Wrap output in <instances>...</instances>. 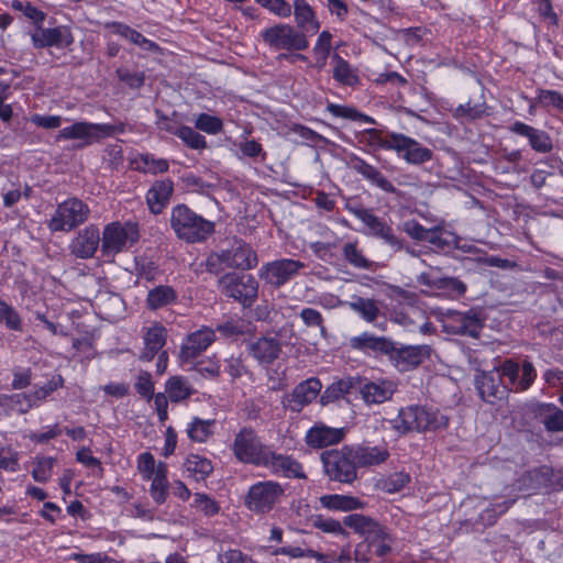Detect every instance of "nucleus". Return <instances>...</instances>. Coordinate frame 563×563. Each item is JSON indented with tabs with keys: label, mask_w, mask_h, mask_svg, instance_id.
I'll use <instances>...</instances> for the list:
<instances>
[{
	"label": "nucleus",
	"mask_w": 563,
	"mask_h": 563,
	"mask_svg": "<svg viewBox=\"0 0 563 563\" xmlns=\"http://www.w3.org/2000/svg\"><path fill=\"white\" fill-rule=\"evenodd\" d=\"M343 523L363 537L354 549L355 563H369L374 556L384 558L391 552L395 538L386 526L360 514L344 517Z\"/></svg>",
	"instance_id": "1"
},
{
	"label": "nucleus",
	"mask_w": 563,
	"mask_h": 563,
	"mask_svg": "<svg viewBox=\"0 0 563 563\" xmlns=\"http://www.w3.org/2000/svg\"><path fill=\"white\" fill-rule=\"evenodd\" d=\"M170 227L176 236L188 243L205 241L214 230V223L206 220L186 205L172 209Z\"/></svg>",
	"instance_id": "2"
},
{
	"label": "nucleus",
	"mask_w": 563,
	"mask_h": 563,
	"mask_svg": "<svg viewBox=\"0 0 563 563\" xmlns=\"http://www.w3.org/2000/svg\"><path fill=\"white\" fill-rule=\"evenodd\" d=\"M449 418L438 409L410 406L399 411L394 420L395 429L400 433L409 431H437L446 428Z\"/></svg>",
	"instance_id": "3"
},
{
	"label": "nucleus",
	"mask_w": 563,
	"mask_h": 563,
	"mask_svg": "<svg viewBox=\"0 0 563 563\" xmlns=\"http://www.w3.org/2000/svg\"><path fill=\"white\" fill-rule=\"evenodd\" d=\"M124 132V124L93 123L88 121H78L69 126L59 130L56 135L57 141L74 140L78 141L77 147L82 148L93 143H99L104 139L112 137L117 133Z\"/></svg>",
	"instance_id": "4"
},
{
	"label": "nucleus",
	"mask_w": 563,
	"mask_h": 563,
	"mask_svg": "<svg viewBox=\"0 0 563 563\" xmlns=\"http://www.w3.org/2000/svg\"><path fill=\"white\" fill-rule=\"evenodd\" d=\"M140 238L139 225L135 222L114 221L103 228L101 236V252L106 257L129 250Z\"/></svg>",
	"instance_id": "5"
},
{
	"label": "nucleus",
	"mask_w": 563,
	"mask_h": 563,
	"mask_svg": "<svg viewBox=\"0 0 563 563\" xmlns=\"http://www.w3.org/2000/svg\"><path fill=\"white\" fill-rule=\"evenodd\" d=\"M90 216L89 206L82 200L73 197L60 202L47 227L52 232H69L85 223Z\"/></svg>",
	"instance_id": "6"
},
{
	"label": "nucleus",
	"mask_w": 563,
	"mask_h": 563,
	"mask_svg": "<svg viewBox=\"0 0 563 563\" xmlns=\"http://www.w3.org/2000/svg\"><path fill=\"white\" fill-rule=\"evenodd\" d=\"M324 472L331 481L352 483L356 478V460L353 449L324 451L321 454Z\"/></svg>",
	"instance_id": "7"
},
{
	"label": "nucleus",
	"mask_w": 563,
	"mask_h": 563,
	"mask_svg": "<svg viewBox=\"0 0 563 563\" xmlns=\"http://www.w3.org/2000/svg\"><path fill=\"white\" fill-rule=\"evenodd\" d=\"M235 457L243 462L257 466L267 463V455L271 449L264 445L252 428H243L235 435L233 445Z\"/></svg>",
	"instance_id": "8"
},
{
	"label": "nucleus",
	"mask_w": 563,
	"mask_h": 563,
	"mask_svg": "<svg viewBox=\"0 0 563 563\" xmlns=\"http://www.w3.org/2000/svg\"><path fill=\"white\" fill-rule=\"evenodd\" d=\"M261 35L265 44L276 51H303L309 45L305 34L290 24L271 26L265 29Z\"/></svg>",
	"instance_id": "9"
},
{
	"label": "nucleus",
	"mask_w": 563,
	"mask_h": 563,
	"mask_svg": "<svg viewBox=\"0 0 563 563\" xmlns=\"http://www.w3.org/2000/svg\"><path fill=\"white\" fill-rule=\"evenodd\" d=\"M393 389H325L320 397V402L325 406L330 402H340L344 400L346 404H354L355 400H362L364 404L378 405L390 399Z\"/></svg>",
	"instance_id": "10"
},
{
	"label": "nucleus",
	"mask_w": 563,
	"mask_h": 563,
	"mask_svg": "<svg viewBox=\"0 0 563 563\" xmlns=\"http://www.w3.org/2000/svg\"><path fill=\"white\" fill-rule=\"evenodd\" d=\"M283 494L284 489L278 483L258 482L250 487L245 505L254 512L265 514L273 509Z\"/></svg>",
	"instance_id": "11"
},
{
	"label": "nucleus",
	"mask_w": 563,
	"mask_h": 563,
	"mask_svg": "<svg viewBox=\"0 0 563 563\" xmlns=\"http://www.w3.org/2000/svg\"><path fill=\"white\" fill-rule=\"evenodd\" d=\"M216 331L208 327H202L188 333L179 349L178 360L184 365H195V361L216 341Z\"/></svg>",
	"instance_id": "12"
},
{
	"label": "nucleus",
	"mask_w": 563,
	"mask_h": 563,
	"mask_svg": "<svg viewBox=\"0 0 563 563\" xmlns=\"http://www.w3.org/2000/svg\"><path fill=\"white\" fill-rule=\"evenodd\" d=\"M222 291L244 305L251 303L257 296V282L251 275L227 274L219 280Z\"/></svg>",
	"instance_id": "13"
},
{
	"label": "nucleus",
	"mask_w": 563,
	"mask_h": 563,
	"mask_svg": "<svg viewBox=\"0 0 563 563\" xmlns=\"http://www.w3.org/2000/svg\"><path fill=\"white\" fill-rule=\"evenodd\" d=\"M166 340L167 329L163 324L158 322H153L151 325L144 328V350L142 353V357L147 361H151L156 354H158V373H163L167 367V353L166 351H162L163 346L166 344Z\"/></svg>",
	"instance_id": "14"
},
{
	"label": "nucleus",
	"mask_w": 563,
	"mask_h": 563,
	"mask_svg": "<svg viewBox=\"0 0 563 563\" xmlns=\"http://www.w3.org/2000/svg\"><path fill=\"white\" fill-rule=\"evenodd\" d=\"M214 260L228 267L241 269H251L257 264L256 253L243 241H234L229 249L222 250L210 257L211 262Z\"/></svg>",
	"instance_id": "15"
},
{
	"label": "nucleus",
	"mask_w": 563,
	"mask_h": 563,
	"mask_svg": "<svg viewBox=\"0 0 563 563\" xmlns=\"http://www.w3.org/2000/svg\"><path fill=\"white\" fill-rule=\"evenodd\" d=\"M350 211L368 228L369 234L384 240L395 251H400L404 247L402 241L394 234L393 228L371 210L352 208Z\"/></svg>",
	"instance_id": "16"
},
{
	"label": "nucleus",
	"mask_w": 563,
	"mask_h": 563,
	"mask_svg": "<svg viewBox=\"0 0 563 563\" xmlns=\"http://www.w3.org/2000/svg\"><path fill=\"white\" fill-rule=\"evenodd\" d=\"M305 267L306 264L300 261L282 258L263 265L260 271V276L267 283L279 287L298 275L300 269Z\"/></svg>",
	"instance_id": "17"
},
{
	"label": "nucleus",
	"mask_w": 563,
	"mask_h": 563,
	"mask_svg": "<svg viewBox=\"0 0 563 563\" xmlns=\"http://www.w3.org/2000/svg\"><path fill=\"white\" fill-rule=\"evenodd\" d=\"M428 345H406L397 347L393 342V351L388 352L389 361L399 372H407L422 363L429 356Z\"/></svg>",
	"instance_id": "18"
},
{
	"label": "nucleus",
	"mask_w": 563,
	"mask_h": 563,
	"mask_svg": "<svg viewBox=\"0 0 563 563\" xmlns=\"http://www.w3.org/2000/svg\"><path fill=\"white\" fill-rule=\"evenodd\" d=\"M101 244L99 228L96 224H89L71 239L68 249L71 255L77 258H91Z\"/></svg>",
	"instance_id": "19"
},
{
	"label": "nucleus",
	"mask_w": 563,
	"mask_h": 563,
	"mask_svg": "<svg viewBox=\"0 0 563 563\" xmlns=\"http://www.w3.org/2000/svg\"><path fill=\"white\" fill-rule=\"evenodd\" d=\"M31 41L35 48L67 47L73 44L74 36L66 25L49 29H44L41 25L31 34Z\"/></svg>",
	"instance_id": "20"
},
{
	"label": "nucleus",
	"mask_w": 563,
	"mask_h": 563,
	"mask_svg": "<svg viewBox=\"0 0 563 563\" xmlns=\"http://www.w3.org/2000/svg\"><path fill=\"white\" fill-rule=\"evenodd\" d=\"M52 389H26L12 395H0V406L24 413L45 399Z\"/></svg>",
	"instance_id": "21"
},
{
	"label": "nucleus",
	"mask_w": 563,
	"mask_h": 563,
	"mask_svg": "<svg viewBox=\"0 0 563 563\" xmlns=\"http://www.w3.org/2000/svg\"><path fill=\"white\" fill-rule=\"evenodd\" d=\"M394 151L408 164L419 165L432 158V151L422 146L418 141L399 133Z\"/></svg>",
	"instance_id": "22"
},
{
	"label": "nucleus",
	"mask_w": 563,
	"mask_h": 563,
	"mask_svg": "<svg viewBox=\"0 0 563 563\" xmlns=\"http://www.w3.org/2000/svg\"><path fill=\"white\" fill-rule=\"evenodd\" d=\"M498 375L507 382L504 384L507 385H520L521 387H529L537 376L536 369L530 362H523L522 367L520 369L519 365L510 360H507L503 363L500 368L498 369Z\"/></svg>",
	"instance_id": "23"
},
{
	"label": "nucleus",
	"mask_w": 563,
	"mask_h": 563,
	"mask_svg": "<svg viewBox=\"0 0 563 563\" xmlns=\"http://www.w3.org/2000/svg\"><path fill=\"white\" fill-rule=\"evenodd\" d=\"M344 429L330 428L324 424L314 426L306 434V443L313 449H321L328 445H334L344 438Z\"/></svg>",
	"instance_id": "24"
},
{
	"label": "nucleus",
	"mask_w": 563,
	"mask_h": 563,
	"mask_svg": "<svg viewBox=\"0 0 563 563\" xmlns=\"http://www.w3.org/2000/svg\"><path fill=\"white\" fill-rule=\"evenodd\" d=\"M509 130L528 139L530 146L539 153H549L553 145L552 140L544 131L538 130L523 122H515Z\"/></svg>",
	"instance_id": "25"
},
{
	"label": "nucleus",
	"mask_w": 563,
	"mask_h": 563,
	"mask_svg": "<svg viewBox=\"0 0 563 563\" xmlns=\"http://www.w3.org/2000/svg\"><path fill=\"white\" fill-rule=\"evenodd\" d=\"M252 356L261 364H269L278 358L282 344L277 338L262 336L249 346Z\"/></svg>",
	"instance_id": "26"
},
{
	"label": "nucleus",
	"mask_w": 563,
	"mask_h": 563,
	"mask_svg": "<svg viewBox=\"0 0 563 563\" xmlns=\"http://www.w3.org/2000/svg\"><path fill=\"white\" fill-rule=\"evenodd\" d=\"M263 466L269 467L274 473L280 474L285 477H305V473L302 472V466L300 463L290 456L277 454L272 450L267 455V463L263 464Z\"/></svg>",
	"instance_id": "27"
},
{
	"label": "nucleus",
	"mask_w": 563,
	"mask_h": 563,
	"mask_svg": "<svg viewBox=\"0 0 563 563\" xmlns=\"http://www.w3.org/2000/svg\"><path fill=\"white\" fill-rule=\"evenodd\" d=\"M350 346L362 352H379L387 354L393 351V341L385 336H376L369 332H363L350 339Z\"/></svg>",
	"instance_id": "28"
},
{
	"label": "nucleus",
	"mask_w": 563,
	"mask_h": 563,
	"mask_svg": "<svg viewBox=\"0 0 563 563\" xmlns=\"http://www.w3.org/2000/svg\"><path fill=\"white\" fill-rule=\"evenodd\" d=\"M174 190L173 181L163 179L155 181L146 194V201L150 210L158 214L168 202Z\"/></svg>",
	"instance_id": "29"
},
{
	"label": "nucleus",
	"mask_w": 563,
	"mask_h": 563,
	"mask_svg": "<svg viewBox=\"0 0 563 563\" xmlns=\"http://www.w3.org/2000/svg\"><path fill=\"white\" fill-rule=\"evenodd\" d=\"M295 19L300 33L308 35L316 34L320 24L314 15L313 10L306 0H295L294 2Z\"/></svg>",
	"instance_id": "30"
},
{
	"label": "nucleus",
	"mask_w": 563,
	"mask_h": 563,
	"mask_svg": "<svg viewBox=\"0 0 563 563\" xmlns=\"http://www.w3.org/2000/svg\"><path fill=\"white\" fill-rule=\"evenodd\" d=\"M353 169L382 190L390 194L396 191L394 185L376 167L365 161L356 158L353 162Z\"/></svg>",
	"instance_id": "31"
},
{
	"label": "nucleus",
	"mask_w": 563,
	"mask_h": 563,
	"mask_svg": "<svg viewBox=\"0 0 563 563\" xmlns=\"http://www.w3.org/2000/svg\"><path fill=\"white\" fill-rule=\"evenodd\" d=\"M107 27L110 29L112 31V33L130 41L134 45H137L145 51H150V52L158 51V45L155 42L146 38L140 32L130 27L126 24H123L121 22H112V23L107 24Z\"/></svg>",
	"instance_id": "32"
},
{
	"label": "nucleus",
	"mask_w": 563,
	"mask_h": 563,
	"mask_svg": "<svg viewBox=\"0 0 563 563\" xmlns=\"http://www.w3.org/2000/svg\"><path fill=\"white\" fill-rule=\"evenodd\" d=\"M452 318L456 323V333L466 334L473 338L478 336L483 328V323L476 311L470 310L467 312H454Z\"/></svg>",
	"instance_id": "33"
},
{
	"label": "nucleus",
	"mask_w": 563,
	"mask_h": 563,
	"mask_svg": "<svg viewBox=\"0 0 563 563\" xmlns=\"http://www.w3.org/2000/svg\"><path fill=\"white\" fill-rule=\"evenodd\" d=\"M319 501L322 507L338 511H351L364 507V503L358 498L339 494L323 495L319 498Z\"/></svg>",
	"instance_id": "34"
},
{
	"label": "nucleus",
	"mask_w": 563,
	"mask_h": 563,
	"mask_svg": "<svg viewBox=\"0 0 563 563\" xmlns=\"http://www.w3.org/2000/svg\"><path fill=\"white\" fill-rule=\"evenodd\" d=\"M333 63V78L344 86H356L360 82V77L355 68H353L347 60L339 54L332 56Z\"/></svg>",
	"instance_id": "35"
},
{
	"label": "nucleus",
	"mask_w": 563,
	"mask_h": 563,
	"mask_svg": "<svg viewBox=\"0 0 563 563\" xmlns=\"http://www.w3.org/2000/svg\"><path fill=\"white\" fill-rule=\"evenodd\" d=\"M320 389H292L283 397V404L291 411H300L319 395Z\"/></svg>",
	"instance_id": "36"
},
{
	"label": "nucleus",
	"mask_w": 563,
	"mask_h": 563,
	"mask_svg": "<svg viewBox=\"0 0 563 563\" xmlns=\"http://www.w3.org/2000/svg\"><path fill=\"white\" fill-rule=\"evenodd\" d=\"M176 299V291L170 286L161 285L148 291L146 302L150 309L156 310L175 302Z\"/></svg>",
	"instance_id": "37"
},
{
	"label": "nucleus",
	"mask_w": 563,
	"mask_h": 563,
	"mask_svg": "<svg viewBox=\"0 0 563 563\" xmlns=\"http://www.w3.org/2000/svg\"><path fill=\"white\" fill-rule=\"evenodd\" d=\"M424 241L439 250H444L446 247L457 246L460 239L455 233L450 232L442 227H434L428 229Z\"/></svg>",
	"instance_id": "38"
},
{
	"label": "nucleus",
	"mask_w": 563,
	"mask_h": 563,
	"mask_svg": "<svg viewBox=\"0 0 563 563\" xmlns=\"http://www.w3.org/2000/svg\"><path fill=\"white\" fill-rule=\"evenodd\" d=\"M355 460L360 466L378 465L387 460L388 451L377 446L358 448L354 450Z\"/></svg>",
	"instance_id": "39"
},
{
	"label": "nucleus",
	"mask_w": 563,
	"mask_h": 563,
	"mask_svg": "<svg viewBox=\"0 0 563 563\" xmlns=\"http://www.w3.org/2000/svg\"><path fill=\"white\" fill-rule=\"evenodd\" d=\"M134 167L137 170L150 174L165 173L168 170V162L164 158H156L152 154H142L137 156L134 162Z\"/></svg>",
	"instance_id": "40"
},
{
	"label": "nucleus",
	"mask_w": 563,
	"mask_h": 563,
	"mask_svg": "<svg viewBox=\"0 0 563 563\" xmlns=\"http://www.w3.org/2000/svg\"><path fill=\"white\" fill-rule=\"evenodd\" d=\"M398 134L399 133H391L389 135H384L382 131L376 129H368L365 131L364 136L366 137L368 146H371L374 151H394V145L397 142Z\"/></svg>",
	"instance_id": "41"
},
{
	"label": "nucleus",
	"mask_w": 563,
	"mask_h": 563,
	"mask_svg": "<svg viewBox=\"0 0 563 563\" xmlns=\"http://www.w3.org/2000/svg\"><path fill=\"white\" fill-rule=\"evenodd\" d=\"M185 467L187 472L192 474L198 481L205 479L213 471L211 461L198 454H190L186 459Z\"/></svg>",
	"instance_id": "42"
},
{
	"label": "nucleus",
	"mask_w": 563,
	"mask_h": 563,
	"mask_svg": "<svg viewBox=\"0 0 563 563\" xmlns=\"http://www.w3.org/2000/svg\"><path fill=\"white\" fill-rule=\"evenodd\" d=\"M213 420L194 418L188 424L187 434L195 442H206L213 433Z\"/></svg>",
	"instance_id": "43"
},
{
	"label": "nucleus",
	"mask_w": 563,
	"mask_h": 563,
	"mask_svg": "<svg viewBox=\"0 0 563 563\" xmlns=\"http://www.w3.org/2000/svg\"><path fill=\"white\" fill-rule=\"evenodd\" d=\"M540 417L549 431H563V411L553 405L541 406Z\"/></svg>",
	"instance_id": "44"
},
{
	"label": "nucleus",
	"mask_w": 563,
	"mask_h": 563,
	"mask_svg": "<svg viewBox=\"0 0 563 563\" xmlns=\"http://www.w3.org/2000/svg\"><path fill=\"white\" fill-rule=\"evenodd\" d=\"M56 459L51 456H36L33 462L32 477L35 482L46 483L53 474Z\"/></svg>",
	"instance_id": "45"
},
{
	"label": "nucleus",
	"mask_w": 563,
	"mask_h": 563,
	"mask_svg": "<svg viewBox=\"0 0 563 563\" xmlns=\"http://www.w3.org/2000/svg\"><path fill=\"white\" fill-rule=\"evenodd\" d=\"M343 256L352 266L360 269H368L372 262L363 254L356 242L345 243L343 246Z\"/></svg>",
	"instance_id": "46"
},
{
	"label": "nucleus",
	"mask_w": 563,
	"mask_h": 563,
	"mask_svg": "<svg viewBox=\"0 0 563 563\" xmlns=\"http://www.w3.org/2000/svg\"><path fill=\"white\" fill-rule=\"evenodd\" d=\"M332 34L328 31H322L313 46V54L316 56L314 66L318 69L324 68L327 59L331 51Z\"/></svg>",
	"instance_id": "47"
},
{
	"label": "nucleus",
	"mask_w": 563,
	"mask_h": 563,
	"mask_svg": "<svg viewBox=\"0 0 563 563\" xmlns=\"http://www.w3.org/2000/svg\"><path fill=\"white\" fill-rule=\"evenodd\" d=\"M349 307L367 322L375 321L379 313L376 301L373 299L358 297L354 301L349 302Z\"/></svg>",
	"instance_id": "48"
},
{
	"label": "nucleus",
	"mask_w": 563,
	"mask_h": 563,
	"mask_svg": "<svg viewBox=\"0 0 563 563\" xmlns=\"http://www.w3.org/2000/svg\"><path fill=\"white\" fill-rule=\"evenodd\" d=\"M410 482L409 474L396 472L378 481L377 486L387 494L399 493Z\"/></svg>",
	"instance_id": "49"
},
{
	"label": "nucleus",
	"mask_w": 563,
	"mask_h": 563,
	"mask_svg": "<svg viewBox=\"0 0 563 563\" xmlns=\"http://www.w3.org/2000/svg\"><path fill=\"white\" fill-rule=\"evenodd\" d=\"M272 555H287L291 559L313 558L318 561H322L324 559V554L300 545H283L280 548H276L272 550Z\"/></svg>",
	"instance_id": "50"
},
{
	"label": "nucleus",
	"mask_w": 563,
	"mask_h": 563,
	"mask_svg": "<svg viewBox=\"0 0 563 563\" xmlns=\"http://www.w3.org/2000/svg\"><path fill=\"white\" fill-rule=\"evenodd\" d=\"M191 507H194L198 512L202 514L206 517L216 516L220 511L219 503L205 493L194 494Z\"/></svg>",
	"instance_id": "51"
},
{
	"label": "nucleus",
	"mask_w": 563,
	"mask_h": 563,
	"mask_svg": "<svg viewBox=\"0 0 563 563\" xmlns=\"http://www.w3.org/2000/svg\"><path fill=\"white\" fill-rule=\"evenodd\" d=\"M12 9L21 12L26 19H29L36 29L44 23L46 13L34 7L29 1L13 0L11 4Z\"/></svg>",
	"instance_id": "52"
},
{
	"label": "nucleus",
	"mask_w": 563,
	"mask_h": 563,
	"mask_svg": "<svg viewBox=\"0 0 563 563\" xmlns=\"http://www.w3.org/2000/svg\"><path fill=\"white\" fill-rule=\"evenodd\" d=\"M172 133L181 139L189 147L195 150L205 148L207 145L205 136L196 132L190 126H179L175 130L168 129Z\"/></svg>",
	"instance_id": "53"
},
{
	"label": "nucleus",
	"mask_w": 563,
	"mask_h": 563,
	"mask_svg": "<svg viewBox=\"0 0 563 563\" xmlns=\"http://www.w3.org/2000/svg\"><path fill=\"white\" fill-rule=\"evenodd\" d=\"M312 526L324 533H331L335 536L347 534L346 530L343 528L342 523L339 520L325 518L321 515L314 516L312 518Z\"/></svg>",
	"instance_id": "54"
},
{
	"label": "nucleus",
	"mask_w": 563,
	"mask_h": 563,
	"mask_svg": "<svg viewBox=\"0 0 563 563\" xmlns=\"http://www.w3.org/2000/svg\"><path fill=\"white\" fill-rule=\"evenodd\" d=\"M0 323H4L9 329L20 331L22 322L16 310L0 299Z\"/></svg>",
	"instance_id": "55"
},
{
	"label": "nucleus",
	"mask_w": 563,
	"mask_h": 563,
	"mask_svg": "<svg viewBox=\"0 0 563 563\" xmlns=\"http://www.w3.org/2000/svg\"><path fill=\"white\" fill-rule=\"evenodd\" d=\"M142 397L153 399L154 406L157 411L161 422H164L167 417L168 397L164 393L154 394V389H140Z\"/></svg>",
	"instance_id": "56"
},
{
	"label": "nucleus",
	"mask_w": 563,
	"mask_h": 563,
	"mask_svg": "<svg viewBox=\"0 0 563 563\" xmlns=\"http://www.w3.org/2000/svg\"><path fill=\"white\" fill-rule=\"evenodd\" d=\"M0 470L11 473L19 471V453L11 446L0 444Z\"/></svg>",
	"instance_id": "57"
},
{
	"label": "nucleus",
	"mask_w": 563,
	"mask_h": 563,
	"mask_svg": "<svg viewBox=\"0 0 563 563\" xmlns=\"http://www.w3.org/2000/svg\"><path fill=\"white\" fill-rule=\"evenodd\" d=\"M196 128L209 133V134H217L222 130V121L213 115L201 113L198 115L196 122Z\"/></svg>",
	"instance_id": "58"
},
{
	"label": "nucleus",
	"mask_w": 563,
	"mask_h": 563,
	"mask_svg": "<svg viewBox=\"0 0 563 563\" xmlns=\"http://www.w3.org/2000/svg\"><path fill=\"white\" fill-rule=\"evenodd\" d=\"M538 101L543 107H553L563 112V96L555 90H539Z\"/></svg>",
	"instance_id": "59"
},
{
	"label": "nucleus",
	"mask_w": 563,
	"mask_h": 563,
	"mask_svg": "<svg viewBox=\"0 0 563 563\" xmlns=\"http://www.w3.org/2000/svg\"><path fill=\"white\" fill-rule=\"evenodd\" d=\"M262 7L268 9L272 13L288 18L291 14V5L285 0H255Z\"/></svg>",
	"instance_id": "60"
},
{
	"label": "nucleus",
	"mask_w": 563,
	"mask_h": 563,
	"mask_svg": "<svg viewBox=\"0 0 563 563\" xmlns=\"http://www.w3.org/2000/svg\"><path fill=\"white\" fill-rule=\"evenodd\" d=\"M514 503V499H508L503 503L494 504L481 514V518L483 520H487L489 525H493L496 521V518L506 512Z\"/></svg>",
	"instance_id": "61"
},
{
	"label": "nucleus",
	"mask_w": 563,
	"mask_h": 563,
	"mask_svg": "<svg viewBox=\"0 0 563 563\" xmlns=\"http://www.w3.org/2000/svg\"><path fill=\"white\" fill-rule=\"evenodd\" d=\"M217 331L228 338L236 336L243 334L246 331V324L241 319L229 320L222 324H219L217 327Z\"/></svg>",
	"instance_id": "62"
},
{
	"label": "nucleus",
	"mask_w": 563,
	"mask_h": 563,
	"mask_svg": "<svg viewBox=\"0 0 563 563\" xmlns=\"http://www.w3.org/2000/svg\"><path fill=\"white\" fill-rule=\"evenodd\" d=\"M300 318L308 327H319L321 334L325 335V328L323 325V318L321 313L312 308H305L300 312Z\"/></svg>",
	"instance_id": "63"
},
{
	"label": "nucleus",
	"mask_w": 563,
	"mask_h": 563,
	"mask_svg": "<svg viewBox=\"0 0 563 563\" xmlns=\"http://www.w3.org/2000/svg\"><path fill=\"white\" fill-rule=\"evenodd\" d=\"M155 459L150 452H144L139 456L137 468L143 478L151 479L155 472Z\"/></svg>",
	"instance_id": "64"
}]
</instances>
